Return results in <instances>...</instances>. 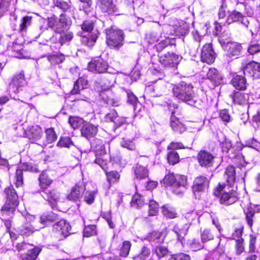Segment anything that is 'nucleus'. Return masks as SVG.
Returning <instances> with one entry per match:
<instances>
[{
  "mask_svg": "<svg viewBox=\"0 0 260 260\" xmlns=\"http://www.w3.org/2000/svg\"><path fill=\"white\" fill-rule=\"evenodd\" d=\"M193 88L191 84L181 81L173 86V95L179 101L192 105L196 102Z\"/></svg>",
  "mask_w": 260,
  "mask_h": 260,
  "instance_id": "f257e3e1",
  "label": "nucleus"
},
{
  "mask_svg": "<svg viewBox=\"0 0 260 260\" xmlns=\"http://www.w3.org/2000/svg\"><path fill=\"white\" fill-rule=\"evenodd\" d=\"M106 44L111 49L119 50L124 44L125 34L123 30L115 25H111L105 29Z\"/></svg>",
  "mask_w": 260,
  "mask_h": 260,
  "instance_id": "f03ea898",
  "label": "nucleus"
},
{
  "mask_svg": "<svg viewBox=\"0 0 260 260\" xmlns=\"http://www.w3.org/2000/svg\"><path fill=\"white\" fill-rule=\"evenodd\" d=\"M187 182L186 176L173 173L166 175L162 180L165 185L171 186L173 192L176 194H182L185 191Z\"/></svg>",
  "mask_w": 260,
  "mask_h": 260,
  "instance_id": "7ed1b4c3",
  "label": "nucleus"
},
{
  "mask_svg": "<svg viewBox=\"0 0 260 260\" xmlns=\"http://www.w3.org/2000/svg\"><path fill=\"white\" fill-rule=\"evenodd\" d=\"M72 24V19L65 13H61L58 19L54 14L47 18L48 27L55 33H61L64 29H69Z\"/></svg>",
  "mask_w": 260,
  "mask_h": 260,
  "instance_id": "20e7f679",
  "label": "nucleus"
},
{
  "mask_svg": "<svg viewBox=\"0 0 260 260\" xmlns=\"http://www.w3.org/2000/svg\"><path fill=\"white\" fill-rule=\"evenodd\" d=\"M5 193L6 196V201L2 208V216H11L18 205V196L12 186L6 188L5 189Z\"/></svg>",
  "mask_w": 260,
  "mask_h": 260,
  "instance_id": "39448f33",
  "label": "nucleus"
},
{
  "mask_svg": "<svg viewBox=\"0 0 260 260\" xmlns=\"http://www.w3.org/2000/svg\"><path fill=\"white\" fill-rule=\"evenodd\" d=\"M224 184H219L216 190L214 192L216 196L219 197V202L221 204L230 205L235 203L237 200L236 192L232 190L229 191L224 190Z\"/></svg>",
  "mask_w": 260,
  "mask_h": 260,
  "instance_id": "423d86ee",
  "label": "nucleus"
},
{
  "mask_svg": "<svg viewBox=\"0 0 260 260\" xmlns=\"http://www.w3.org/2000/svg\"><path fill=\"white\" fill-rule=\"evenodd\" d=\"M92 145L95 149L94 155L95 159L94 162H105L110 158V156L106 151L104 144L101 139H94Z\"/></svg>",
  "mask_w": 260,
  "mask_h": 260,
  "instance_id": "0eeeda50",
  "label": "nucleus"
},
{
  "mask_svg": "<svg viewBox=\"0 0 260 260\" xmlns=\"http://www.w3.org/2000/svg\"><path fill=\"white\" fill-rule=\"evenodd\" d=\"M218 41L225 51L226 56L230 57L239 55L243 49L241 44L232 42H225L221 37H219Z\"/></svg>",
  "mask_w": 260,
  "mask_h": 260,
  "instance_id": "6e6552de",
  "label": "nucleus"
},
{
  "mask_svg": "<svg viewBox=\"0 0 260 260\" xmlns=\"http://www.w3.org/2000/svg\"><path fill=\"white\" fill-rule=\"evenodd\" d=\"M217 57V54L213 49L212 43H206L202 47L200 54V60L208 64L213 63Z\"/></svg>",
  "mask_w": 260,
  "mask_h": 260,
  "instance_id": "1a4fd4ad",
  "label": "nucleus"
},
{
  "mask_svg": "<svg viewBox=\"0 0 260 260\" xmlns=\"http://www.w3.org/2000/svg\"><path fill=\"white\" fill-rule=\"evenodd\" d=\"M113 84V81H109L108 85L105 87L104 91H101L99 96L105 104L111 106H117L119 105V101L114 92L110 89Z\"/></svg>",
  "mask_w": 260,
  "mask_h": 260,
  "instance_id": "9d476101",
  "label": "nucleus"
},
{
  "mask_svg": "<svg viewBox=\"0 0 260 260\" xmlns=\"http://www.w3.org/2000/svg\"><path fill=\"white\" fill-rule=\"evenodd\" d=\"M16 170L15 178L16 186L18 187L22 185L23 182V171H27L31 172L37 173L40 171L39 168L37 164H20Z\"/></svg>",
  "mask_w": 260,
  "mask_h": 260,
  "instance_id": "9b49d317",
  "label": "nucleus"
},
{
  "mask_svg": "<svg viewBox=\"0 0 260 260\" xmlns=\"http://www.w3.org/2000/svg\"><path fill=\"white\" fill-rule=\"evenodd\" d=\"M241 70L244 75L253 79L260 78V63L252 60L247 63H242Z\"/></svg>",
  "mask_w": 260,
  "mask_h": 260,
  "instance_id": "f8f14e48",
  "label": "nucleus"
},
{
  "mask_svg": "<svg viewBox=\"0 0 260 260\" xmlns=\"http://www.w3.org/2000/svg\"><path fill=\"white\" fill-rule=\"evenodd\" d=\"M108 64L107 62L100 58L92 59L87 64V69L93 73L102 74L107 72Z\"/></svg>",
  "mask_w": 260,
  "mask_h": 260,
  "instance_id": "ddd939ff",
  "label": "nucleus"
},
{
  "mask_svg": "<svg viewBox=\"0 0 260 260\" xmlns=\"http://www.w3.org/2000/svg\"><path fill=\"white\" fill-rule=\"evenodd\" d=\"M166 29L170 30L169 35L178 37L185 36L188 34L189 27L185 23H180L177 21L174 24H169Z\"/></svg>",
  "mask_w": 260,
  "mask_h": 260,
  "instance_id": "4468645a",
  "label": "nucleus"
},
{
  "mask_svg": "<svg viewBox=\"0 0 260 260\" xmlns=\"http://www.w3.org/2000/svg\"><path fill=\"white\" fill-rule=\"evenodd\" d=\"M159 61L165 67H174L179 62V55L168 52L159 56Z\"/></svg>",
  "mask_w": 260,
  "mask_h": 260,
  "instance_id": "2eb2a0df",
  "label": "nucleus"
},
{
  "mask_svg": "<svg viewBox=\"0 0 260 260\" xmlns=\"http://www.w3.org/2000/svg\"><path fill=\"white\" fill-rule=\"evenodd\" d=\"M98 125L85 121L80 129L81 136L88 140L93 138L98 133Z\"/></svg>",
  "mask_w": 260,
  "mask_h": 260,
  "instance_id": "dca6fc26",
  "label": "nucleus"
},
{
  "mask_svg": "<svg viewBox=\"0 0 260 260\" xmlns=\"http://www.w3.org/2000/svg\"><path fill=\"white\" fill-rule=\"evenodd\" d=\"M42 129L40 126L36 125L28 126L24 131L23 137L30 140H39L42 137Z\"/></svg>",
  "mask_w": 260,
  "mask_h": 260,
  "instance_id": "f3484780",
  "label": "nucleus"
},
{
  "mask_svg": "<svg viewBox=\"0 0 260 260\" xmlns=\"http://www.w3.org/2000/svg\"><path fill=\"white\" fill-rule=\"evenodd\" d=\"M231 84L237 90L239 91L246 90L248 85L245 75L237 74H233Z\"/></svg>",
  "mask_w": 260,
  "mask_h": 260,
  "instance_id": "a211bd4d",
  "label": "nucleus"
},
{
  "mask_svg": "<svg viewBox=\"0 0 260 260\" xmlns=\"http://www.w3.org/2000/svg\"><path fill=\"white\" fill-rule=\"evenodd\" d=\"M96 7L104 13L112 14L117 11L113 0H96Z\"/></svg>",
  "mask_w": 260,
  "mask_h": 260,
  "instance_id": "6ab92c4d",
  "label": "nucleus"
},
{
  "mask_svg": "<svg viewBox=\"0 0 260 260\" xmlns=\"http://www.w3.org/2000/svg\"><path fill=\"white\" fill-rule=\"evenodd\" d=\"M26 84V81L25 78V73L23 71L15 74L12 78L11 81L9 83L10 86L15 88L16 91L22 90L23 87ZM16 92V91H15Z\"/></svg>",
  "mask_w": 260,
  "mask_h": 260,
  "instance_id": "aec40b11",
  "label": "nucleus"
},
{
  "mask_svg": "<svg viewBox=\"0 0 260 260\" xmlns=\"http://www.w3.org/2000/svg\"><path fill=\"white\" fill-rule=\"evenodd\" d=\"M233 103L237 105L247 104L249 100V94L239 90H234L230 94Z\"/></svg>",
  "mask_w": 260,
  "mask_h": 260,
  "instance_id": "412c9836",
  "label": "nucleus"
},
{
  "mask_svg": "<svg viewBox=\"0 0 260 260\" xmlns=\"http://www.w3.org/2000/svg\"><path fill=\"white\" fill-rule=\"evenodd\" d=\"M174 111L172 113L170 125L174 133L182 134L186 131V126L178 118L174 115Z\"/></svg>",
  "mask_w": 260,
  "mask_h": 260,
  "instance_id": "4be33fe9",
  "label": "nucleus"
},
{
  "mask_svg": "<svg viewBox=\"0 0 260 260\" xmlns=\"http://www.w3.org/2000/svg\"><path fill=\"white\" fill-rule=\"evenodd\" d=\"M206 78L215 87L220 84L222 80V77L219 72L215 68H210L207 73Z\"/></svg>",
  "mask_w": 260,
  "mask_h": 260,
  "instance_id": "5701e85b",
  "label": "nucleus"
},
{
  "mask_svg": "<svg viewBox=\"0 0 260 260\" xmlns=\"http://www.w3.org/2000/svg\"><path fill=\"white\" fill-rule=\"evenodd\" d=\"M176 40L174 38H170L169 37H166L164 40H161L156 44L153 46V48L155 49L157 52H160L167 48L168 47H176Z\"/></svg>",
  "mask_w": 260,
  "mask_h": 260,
  "instance_id": "b1692460",
  "label": "nucleus"
},
{
  "mask_svg": "<svg viewBox=\"0 0 260 260\" xmlns=\"http://www.w3.org/2000/svg\"><path fill=\"white\" fill-rule=\"evenodd\" d=\"M70 230L71 226L69 223L64 220H60L56 222L53 228L54 232L62 237L67 236Z\"/></svg>",
  "mask_w": 260,
  "mask_h": 260,
  "instance_id": "393cba45",
  "label": "nucleus"
},
{
  "mask_svg": "<svg viewBox=\"0 0 260 260\" xmlns=\"http://www.w3.org/2000/svg\"><path fill=\"white\" fill-rule=\"evenodd\" d=\"M42 197L47 200L50 205L53 207L56 206L59 199V194L54 190H43L41 192Z\"/></svg>",
  "mask_w": 260,
  "mask_h": 260,
  "instance_id": "a878e982",
  "label": "nucleus"
},
{
  "mask_svg": "<svg viewBox=\"0 0 260 260\" xmlns=\"http://www.w3.org/2000/svg\"><path fill=\"white\" fill-rule=\"evenodd\" d=\"M209 181L204 176L197 177L194 181L192 187L194 191L200 192L204 191L209 186Z\"/></svg>",
  "mask_w": 260,
  "mask_h": 260,
  "instance_id": "bb28decb",
  "label": "nucleus"
},
{
  "mask_svg": "<svg viewBox=\"0 0 260 260\" xmlns=\"http://www.w3.org/2000/svg\"><path fill=\"white\" fill-rule=\"evenodd\" d=\"M8 52L13 57L22 58L24 57V51L21 46L17 43H13L8 47Z\"/></svg>",
  "mask_w": 260,
  "mask_h": 260,
  "instance_id": "cd10ccee",
  "label": "nucleus"
},
{
  "mask_svg": "<svg viewBox=\"0 0 260 260\" xmlns=\"http://www.w3.org/2000/svg\"><path fill=\"white\" fill-rule=\"evenodd\" d=\"M32 20V16L26 15L22 17L21 20V23L19 26L17 27L16 25L13 27V29L14 30H18V31L20 33L23 32H26L27 30V28L29 27L31 23Z\"/></svg>",
  "mask_w": 260,
  "mask_h": 260,
  "instance_id": "c85d7f7f",
  "label": "nucleus"
},
{
  "mask_svg": "<svg viewBox=\"0 0 260 260\" xmlns=\"http://www.w3.org/2000/svg\"><path fill=\"white\" fill-rule=\"evenodd\" d=\"M54 8H56L61 11V13L66 14L70 12L72 9V3L70 1L55 0L54 1Z\"/></svg>",
  "mask_w": 260,
  "mask_h": 260,
  "instance_id": "c756f323",
  "label": "nucleus"
},
{
  "mask_svg": "<svg viewBox=\"0 0 260 260\" xmlns=\"http://www.w3.org/2000/svg\"><path fill=\"white\" fill-rule=\"evenodd\" d=\"M245 17L244 14L237 10H233L228 16L226 22L230 24L235 22L242 21Z\"/></svg>",
  "mask_w": 260,
  "mask_h": 260,
  "instance_id": "7c9ffc66",
  "label": "nucleus"
},
{
  "mask_svg": "<svg viewBox=\"0 0 260 260\" xmlns=\"http://www.w3.org/2000/svg\"><path fill=\"white\" fill-rule=\"evenodd\" d=\"M189 225L185 223L183 225L177 224L174 226L173 231L176 233L178 240L182 242L184 239V237L186 235Z\"/></svg>",
  "mask_w": 260,
  "mask_h": 260,
  "instance_id": "2f4dec72",
  "label": "nucleus"
},
{
  "mask_svg": "<svg viewBox=\"0 0 260 260\" xmlns=\"http://www.w3.org/2000/svg\"><path fill=\"white\" fill-rule=\"evenodd\" d=\"M85 188L83 186L76 185L72 188L71 192L68 196V199L71 201H77L81 198L84 192Z\"/></svg>",
  "mask_w": 260,
  "mask_h": 260,
  "instance_id": "473e14b6",
  "label": "nucleus"
},
{
  "mask_svg": "<svg viewBox=\"0 0 260 260\" xmlns=\"http://www.w3.org/2000/svg\"><path fill=\"white\" fill-rule=\"evenodd\" d=\"M215 156L206 150H201L198 153L199 162H212Z\"/></svg>",
  "mask_w": 260,
  "mask_h": 260,
  "instance_id": "72a5a7b5",
  "label": "nucleus"
},
{
  "mask_svg": "<svg viewBox=\"0 0 260 260\" xmlns=\"http://www.w3.org/2000/svg\"><path fill=\"white\" fill-rule=\"evenodd\" d=\"M41 251V249L39 247H33L26 252L21 254L20 257L22 260H35Z\"/></svg>",
  "mask_w": 260,
  "mask_h": 260,
  "instance_id": "f704fd0d",
  "label": "nucleus"
},
{
  "mask_svg": "<svg viewBox=\"0 0 260 260\" xmlns=\"http://www.w3.org/2000/svg\"><path fill=\"white\" fill-rule=\"evenodd\" d=\"M39 181V185L43 190L47 189L53 182L52 178L44 171L40 174Z\"/></svg>",
  "mask_w": 260,
  "mask_h": 260,
  "instance_id": "c9c22d12",
  "label": "nucleus"
},
{
  "mask_svg": "<svg viewBox=\"0 0 260 260\" xmlns=\"http://www.w3.org/2000/svg\"><path fill=\"white\" fill-rule=\"evenodd\" d=\"M47 60L53 65L58 64L63 62L65 60L64 55L59 52L47 56Z\"/></svg>",
  "mask_w": 260,
  "mask_h": 260,
  "instance_id": "e433bc0d",
  "label": "nucleus"
},
{
  "mask_svg": "<svg viewBox=\"0 0 260 260\" xmlns=\"http://www.w3.org/2000/svg\"><path fill=\"white\" fill-rule=\"evenodd\" d=\"M45 135V140L48 144H51L55 142L58 138V135L54 128L52 127L46 128Z\"/></svg>",
  "mask_w": 260,
  "mask_h": 260,
  "instance_id": "4c0bfd02",
  "label": "nucleus"
},
{
  "mask_svg": "<svg viewBox=\"0 0 260 260\" xmlns=\"http://www.w3.org/2000/svg\"><path fill=\"white\" fill-rule=\"evenodd\" d=\"M159 40V38L156 34L151 32L146 35L144 42L149 49L151 48V47L153 48V46L157 44L156 43H157Z\"/></svg>",
  "mask_w": 260,
  "mask_h": 260,
  "instance_id": "58836bf2",
  "label": "nucleus"
},
{
  "mask_svg": "<svg viewBox=\"0 0 260 260\" xmlns=\"http://www.w3.org/2000/svg\"><path fill=\"white\" fill-rule=\"evenodd\" d=\"M101 167L105 171L107 176V179L109 183H114L117 182L119 178L120 175L117 171H111L107 172L105 169V167L107 165V164H99Z\"/></svg>",
  "mask_w": 260,
  "mask_h": 260,
  "instance_id": "ea45409f",
  "label": "nucleus"
},
{
  "mask_svg": "<svg viewBox=\"0 0 260 260\" xmlns=\"http://www.w3.org/2000/svg\"><path fill=\"white\" fill-rule=\"evenodd\" d=\"M60 34V36L57 41V42L60 44V46H63L67 43H68L72 40L74 37L73 32L72 31H63Z\"/></svg>",
  "mask_w": 260,
  "mask_h": 260,
  "instance_id": "a19ab883",
  "label": "nucleus"
},
{
  "mask_svg": "<svg viewBox=\"0 0 260 260\" xmlns=\"http://www.w3.org/2000/svg\"><path fill=\"white\" fill-rule=\"evenodd\" d=\"M169 253L168 248L164 246L158 245L156 246L153 250V255H155L158 259L167 256Z\"/></svg>",
  "mask_w": 260,
  "mask_h": 260,
  "instance_id": "79ce46f5",
  "label": "nucleus"
},
{
  "mask_svg": "<svg viewBox=\"0 0 260 260\" xmlns=\"http://www.w3.org/2000/svg\"><path fill=\"white\" fill-rule=\"evenodd\" d=\"M58 219V215L52 212L44 213L40 217V222L46 224L48 222H53Z\"/></svg>",
  "mask_w": 260,
  "mask_h": 260,
  "instance_id": "37998d69",
  "label": "nucleus"
},
{
  "mask_svg": "<svg viewBox=\"0 0 260 260\" xmlns=\"http://www.w3.org/2000/svg\"><path fill=\"white\" fill-rule=\"evenodd\" d=\"M225 174L226 176V181L230 186L232 185L235 181V169L232 165L229 166L226 170Z\"/></svg>",
  "mask_w": 260,
  "mask_h": 260,
  "instance_id": "c03bdc74",
  "label": "nucleus"
},
{
  "mask_svg": "<svg viewBox=\"0 0 260 260\" xmlns=\"http://www.w3.org/2000/svg\"><path fill=\"white\" fill-rule=\"evenodd\" d=\"M68 122L73 129H77L84 123L85 121L82 118L77 116H70Z\"/></svg>",
  "mask_w": 260,
  "mask_h": 260,
  "instance_id": "a18cd8bd",
  "label": "nucleus"
},
{
  "mask_svg": "<svg viewBox=\"0 0 260 260\" xmlns=\"http://www.w3.org/2000/svg\"><path fill=\"white\" fill-rule=\"evenodd\" d=\"M202 243H206L214 239V235L210 229H204L200 232Z\"/></svg>",
  "mask_w": 260,
  "mask_h": 260,
  "instance_id": "49530a36",
  "label": "nucleus"
},
{
  "mask_svg": "<svg viewBox=\"0 0 260 260\" xmlns=\"http://www.w3.org/2000/svg\"><path fill=\"white\" fill-rule=\"evenodd\" d=\"M99 32L97 31L96 33H93L88 37H83V43L88 47H92L94 45L99 37Z\"/></svg>",
  "mask_w": 260,
  "mask_h": 260,
  "instance_id": "de8ad7c7",
  "label": "nucleus"
},
{
  "mask_svg": "<svg viewBox=\"0 0 260 260\" xmlns=\"http://www.w3.org/2000/svg\"><path fill=\"white\" fill-rule=\"evenodd\" d=\"M135 174L137 178L142 179L148 177V170L140 164H137L135 169Z\"/></svg>",
  "mask_w": 260,
  "mask_h": 260,
  "instance_id": "09e8293b",
  "label": "nucleus"
},
{
  "mask_svg": "<svg viewBox=\"0 0 260 260\" xmlns=\"http://www.w3.org/2000/svg\"><path fill=\"white\" fill-rule=\"evenodd\" d=\"M56 145L61 148H69L74 146V143L70 137H60Z\"/></svg>",
  "mask_w": 260,
  "mask_h": 260,
  "instance_id": "8fccbe9b",
  "label": "nucleus"
},
{
  "mask_svg": "<svg viewBox=\"0 0 260 260\" xmlns=\"http://www.w3.org/2000/svg\"><path fill=\"white\" fill-rule=\"evenodd\" d=\"M95 21L90 20H85L80 25L81 29L88 33L92 32L94 29Z\"/></svg>",
  "mask_w": 260,
  "mask_h": 260,
  "instance_id": "3c124183",
  "label": "nucleus"
},
{
  "mask_svg": "<svg viewBox=\"0 0 260 260\" xmlns=\"http://www.w3.org/2000/svg\"><path fill=\"white\" fill-rule=\"evenodd\" d=\"M109 81H112L109 79H103V80H96L94 82L93 87L95 90L99 92V94L101 93V91H103L105 87L108 85Z\"/></svg>",
  "mask_w": 260,
  "mask_h": 260,
  "instance_id": "603ef678",
  "label": "nucleus"
},
{
  "mask_svg": "<svg viewBox=\"0 0 260 260\" xmlns=\"http://www.w3.org/2000/svg\"><path fill=\"white\" fill-rule=\"evenodd\" d=\"M247 52L251 55H254L260 52V42L259 41L251 40L247 48Z\"/></svg>",
  "mask_w": 260,
  "mask_h": 260,
  "instance_id": "864d4df0",
  "label": "nucleus"
},
{
  "mask_svg": "<svg viewBox=\"0 0 260 260\" xmlns=\"http://www.w3.org/2000/svg\"><path fill=\"white\" fill-rule=\"evenodd\" d=\"M83 4L82 7H79L80 11H83L86 14H88L92 11V0H78Z\"/></svg>",
  "mask_w": 260,
  "mask_h": 260,
  "instance_id": "5fc2aeb1",
  "label": "nucleus"
},
{
  "mask_svg": "<svg viewBox=\"0 0 260 260\" xmlns=\"http://www.w3.org/2000/svg\"><path fill=\"white\" fill-rule=\"evenodd\" d=\"M150 253V249L146 246H143L139 253L134 257V259L136 260H145L149 257Z\"/></svg>",
  "mask_w": 260,
  "mask_h": 260,
  "instance_id": "6e6d98bb",
  "label": "nucleus"
},
{
  "mask_svg": "<svg viewBox=\"0 0 260 260\" xmlns=\"http://www.w3.org/2000/svg\"><path fill=\"white\" fill-rule=\"evenodd\" d=\"M188 247L194 251H196L198 250H199L200 249H202L204 246L202 245L199 240L195 239H190L187 241V243Z\"/></svg>",
  "mask_w": 260,
  "mask_h": 260,
  "instance_id": "4d7b16f0",
  "label": "nucleus"
},
{
  "mask_svg": "<svg viewBox=\"0 0 260 260\" xmlns=\"http://www.w3.org/2000/svg\"><path fill=\"white\" fill-rule=\"evenodd\" d=\"M218 114L219 117L225 125H226L227 123H229L232 120V117L229 113V111L226 109L220 110Z\"/></svg>",
  "mask_w": 260,
  "mask_h": 260,
  "instance_id": "13d9d810",
  "label": "nucleus"
},
{
  "mask_svg": "<svg viewBox=\"0 0 260 260\" xmlns=\"http://www.w3.org/2000/svg\"><path fill=\"white\" fill-rule=\"evenodd\" d=\"M168 162H179L180 156L175 151L169 150L166 156Z\"/></svg>",
  "mask_w": 260,
  "mask_h": 260,
  "instance_id": "bf43d9fd",
  "label": "nucleus"
},
{
  "mask_svg": "<svg viewBox=\"0 0 260 260\" xmlns=\"http://www.w3.org/2000/svg\"><path fill=\"white\" fill-rule=\"evenodd\" d=\"M143 197L140 194H135L132 199V206L136 207H141L144 205Z\"/></svg>",
  "mask_w": 260,
  "mask_h": 260,
  "instance_id": "052dcab7",
  "label": "nucleus"
},
{
  "mask_svg": "<svg viewBox=\"0 0 260 260\" xmlns=\"http://www.w3.org/2000/svg\"><path fill=\"white\" fill-rule=\"evenodd\" d=\"M187 147L181 142L172 141L167 146V150L175 151L176 150L184 149Z\"/></svg>",
  "mask_w": 260,
  "mask_h": 260,
  "instance_id": "680f3d73",
  "label": "nucleus"
},
{
  "mask_svg": "<svg viewBox=\"0 0 260 260\" xmlns=\"http://www.w3.org/2000/svg\"><path fill=\"white\" fill-rule=\"evenodd\" d=\"M149 210L148 215L149 216H155L156 215L158 212V204L153 200H151L149 203Z\"/></svg>",
  "mask_w": 260,
  "mask_h": 260,
  "instance_id": "e2e57ef3",
  "label": "nucleus"
},
{
  "mask_svg": "<svg viewBox=\"0 0 260 260\" xmlns=\"http://www.w3.org/2000/svg\"><path fill=\"white\" fill-rule=\"evenodd\" d=\"M132 244L128 241H125L123 242L122 246L120 249V256L126 257L128 255Z\"/></svg>",
  "mask_w": 260,
  "mask_h": 260,
  "instance_id": "0e129e2a",
  "label": "nucleus"
},
{
  "mask_svg": "<svg viewBox=\"0 0 260 260\" xmlns=\"http://www.w3.org/2000/svg\"><path fill=\"white\" fill-rule=\"evenodd\" d=\"M35 231L34 228L29 225H22L19 228V232L22 236H28Z\"/></svg>",
  "mask_w": 260,
  "mask_h": 260,
  "instance_id": "69168bd1",
  "label": "nucleus"
},
{
  "mask_svg": "<svg viewBox=\"0 0 260 260\" xmlns=\"http://www.w3.org/2000/svg\"><path fill=\"white\" fill-rule=\"evenodd\" d=\"M161 212L163 215L169 218H174L176 217V213L172 209L164 206L161 208Z\"/></svg>",
  "mask_w": 260,
  "mask_h": 260,
  "instance_id": "338daca9",
  "label": "nucleus"
},
{
  "mask_svg": "<svg viewBox=\"0 0 260 260\" xmlns=\"http://www.w3.org/2000/svg\"><path fill=\"white\" fill-rule=\"evenodd\" d=\"M121 145L123 147L126 148L131 150H134L136 149V146L135 143L126 138H123L121 142Z\"/></svg>",
  "mask_w": 260,
  "mask_h": 260,
  "instance_id": "774afa93",
  "label": "nucleus"
}]
</instances>
